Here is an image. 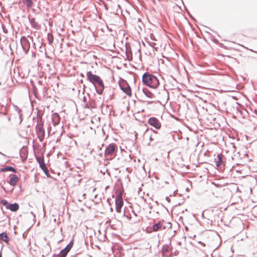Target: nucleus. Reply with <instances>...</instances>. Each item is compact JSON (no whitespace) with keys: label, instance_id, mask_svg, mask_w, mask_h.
<instances>
[{"label":"nucleus","instance_id":"nucleus-1","mask_svg":"<svg viewBox=\"0 0 257 257\" xmlns=\"http://www.w3.org/2000/svg\"><path fill=\"white\" fill-rule=\"evenodd\" d=\"M86 76L88 80L92 83L95 87L100 88V90H99V92L98 91V93L101 94L104 88V83L101 78L99 76L93 74L91 71L87 72Z\"/></svg>","mask_w":257,"mask_h":257},{"label":"nucleus","instance_id":"nucleus-2","mask_svg":"<svg viewBox=\"0 0 257 257\" xmlns=\"http://www.w3.org/2000/svg\"><path fill=\"white\" fill-rule=\"evenodd\" d=\"M144 84L152 88H157L159 85V82L156 77L148 73H145L142 78Z\"/></svg>","mask_w":257,"mask_h":257},{"label":"nucleus","instance_id":"nucleus-3","mask_svg":"<svg viewBox=\"0 0 257 257\" xmlns=\"http://www.w3.org/2000/svg\"><path fill=\"white\" fill-rule=\"evenodd\" d=\"M42 113H38L39 121L36 127V132L40 140L42 141L45 137V130L43 127V122L42 121Z\"/></svg>","mask_w":257,"mask_h":257},{"label":"nucleus","instance_id":"nucleus-4","mask_svg":"<svg viewBox=\"0 0 257 257\" xmlns=\"http://www.w3.org/2000/svg\"><path fill=\"white\" fill-rule=\"evenodd\" d=\"M116 152V146L114 144H109L106 148L104 156L109 159H112L115 156Z\"/></svg>","mask_w":257,"mask_h":257},{"label":"nucleus","instance_id":"nucleus-5","mask_svg":"<svg viewBox=\"0 0 257 257\" xmlns=\"http://www.w3.org/2000/svg\"><path fill=\"white\" fill-rule=\"evenodd\" d=\"M1 204L6 206V208L12 211H16L19 208V205L17 203L10 204L8 201L5 199L1 200L0 202Z\"/></svg>","mask_w":257,"mask_h":257},{"label":"nucleus","instance_id":"nucleus-6","mask_svg":"<svg viewBox=\"0 0 257 257\" xmlns=\"http://www.w3.org/2000/svg\"><path fill=\"white\" fill-rule=\"evenodd\" d=\"M119 86L121 89L128 96H132V91L130 86L125 80H121L119 82Z\"/></svg>","mask_w":257,"mask_h":257},{"label":"nucleus","instance_id":"nucleus-7","mask_svg":"<svg viewBox=\"0 0 257 257\" xmlns=\"http://www.w3.org/2000/svg\"><path fill=\"white\" fill-rule=\"evenodd\" d=\"M36 159L38 162L39 164L40 168L44 171L45 174L47 175V177H50V174L49 173V171L47 167L46 166V164L44 162V159L43 157H38L36 156Z\"/></svg>","mask_w":257,"mask_h":257},{"label":"nucleus","instance_id":"nucleus-8","mask_svg":"<svg viewBox=\"0 0 257 257\" xmlns=\"http://www.w3.org/2000/svg\"><path fill=\"white\" fill-rule=\"evenodd\" d=\"M116 211L118 213H120L121 209L123 205V200L121 194L117 195L115 197Z\"/></svg>","mask_w":257,"mask_h":257},{"label":"nucleus","instance_id":"nucleus-9","mask_svg":"<svg viewBox=\"0 0 257 257\" xmlns=\"http://www.w3.org/2000/svg\"><path fill=\"white\" fill-rule=\"evenodd\" d=\"M21 44L25 53H27L30 48V43L25 37H23L21 40Z\"/></svg>","mask_w":257,"mask_h":257},{"label":"nucleus","instance_id":"nucleus-10","mask_svg":"<svg viewBox=\"0 0 257 257\" xmlns=\"http://www.w3.org/2000/svg\"><path fill=\"white\" fill-rule=\"evenodd\" d=\"M148 122L149 124L153 126L157 129H160L161 127V124L158 119L155 117H151L149 119Z\"/></svg>","mask_w":257,"mask_h":257},{"label":"nucleus","instance_id":"nucleus-11","mask_svg":"<svg viewBox=\"0 0 257 257\" xmlns=\"http://www.w3.org/2000/svg\"><path fill=\"white\" fill-rule=\"evenodd\" d=\"M162 252L164 257H168L171 254V247L168 245H164L162 247Z\"/></svg>","mask_w":257,"mask_h":257},{"label":"nucleus","instance_id":"nucleus-12","mask_svg":"<svg viewBox=\"0 0 257 257\" xmlns=\"http://www.w3.org/2000/svg\"><path fill=\"white\" fill-rule=\"evenodd\" d=\"M164 221H160L158 223L154 224L152 226L153 231H157L161 230L162 228L165 229V227L163 226Z\"/></svg>","mask_w":257,"mask_h":257},{"label":"nucleus","instance_id":"nucleus-13","mask_svg":"<svg viewBox=\"0 0 257 257\" xmlns=\"http://www.w3.org/2000/svg\"><path fill=\"white\" fill-rule=\"evenodd\" d=\"M51 118L54 125H56L59 123L60 120V117L58 113H52Z\"/></svg>","mask_w":257,"mask_h":257},{"label":"nucleus","instance_id":"nucleus-14","mask_svg":"<svg viewBox=\"0 0 257 257\" xmlns=\"http://www.w3.org/2000/svg\"><path fill=\"white\" fill-rule=\"evenodd\" d=\"M10 177H11L9 181L10 184L12 186H15L19 180V178L18 176L14 174L10 175Z\"/></svg>","mask_w":257,"mask_h":257},{"label":"nucleus","instance_id":"nucleus-15","mask_svg":"<svg viewBox=\"0 0 257 257\" xmlns=\"http://www.w3.org/2000/svg\"><path fill=\"white\" fill-rule=\"evenodd\" d=\"M20 155L22 160H25L27 157V149L23 147L20 151Z\"/></svg>","mask_w":257,"mask_h":257},{"label":"nucleus","instance_id":"nucleus-16","mask_svg":"<svg viewBox=\"0 0 257 257\" xmlns=\"http://www.w3.org/2000/svg\"><path fill=\"white\" fill-rule=\"evenodd\" d=\"M0 240L8 243L9 241V237L6 233L2 232L0 233Z\"/></svg>","mask_w":257,"mask_h":257},{"label":"nucleus","instance_id":"nucleus-17","mask_svg":"<svg viewBox=\"0 0 257 257\" xmlns=\"http://www.w3.org/2000/svg\"><path fill=\"white\" fill-rule=\"evenodd\" d=\"M1 172L11 171V172L16 173L17 171L16 170V169L15 168H14L13 167L7 166V167H5L1 169Z\"/></svg>","mask_w":257,"mask_h":257},{"label":"nucleus","instance_id":"nucleus-18","mask_svg":"<svg viewBox=\"0 0 257 257\" xmlns=\"http://www.w3.org/2000/svg\"><path fill=\"white\" fill-rule=\"evenodd\" d=\"M143 91L147 97L149 98H153L154 97L153 93L150 91L148 89L144 88L143 89Z\"/></svg>","mask_w":257,"mask_h":257},{"label":"nucleus","instance_id":"nucleus-19","mask_svg":"<svg viewBox=\"0 0 257 257\" xmlns=\"http://www.w3.org/2000/svg\"><path fill=\"white\" fill-rule=\"evenodd\" d=\"M22 2L28 8H31L32 6V1L31 0H22Z\"/></svg>","mask_w":257,"mask_h":257},{"label":"nucleus","instance_id":"nucleus-20","mask_svg":"<svg viewBox=\"0 0 257 257\" xmlns=\"http://www.w3.org/2000/svg\"><path fill=\"white\" fill-rule=\"evenodd\" d=\"M48 40L50 44H52L53 41V36L52 34L49 33L47 36Z\"/></svg>","mask_w":257,"mask_h":257},{"label":"nucleus","instance_id":"nucleus-21","mask_svg":"<svg viewBox=\"0 0 257 257\" xmlns=\"http://www.w3.org/2000/svg\"><path fill=\"white\" fill-rule=\"evenodd\" d=\"M73 245V243L72 242H70L64 249L66 250V251L69 252L72 248Z\"/></svg>","mask_w":257,"mask_h":257},{"label":"nucleus","instance_id":"nucleus-22","mask_svg":"<svg viewBox=\"0 0 257 257\" xmlns=\"http://www.w3.org/2000/svg\"><path fill=\"white\" fill-rule=\"evenodd\" d=\"M68 252V251H66V250H65V249H63L60 252V257H66Z\"/></svg>","mask_w":257,"mask_h":257},{"label":"nucleus","instance_id":"nucleus-23","mask_svg":"<svg viewBox=\"0 0 257 257\" xmlns=\"http://www.w3.org/2000/svg\"><path fill=\"white\" fill-rule=\"evenodd\" d=\"M6 111V108L5 106L0 105V112H4Z\"/></svg>","mask_w":257,"mask_h":257},{"label":"nucleus","instance_id":"nucleus-24","mask_svg":"<svg viewBox=\"0 0 257 257\" xmlns=\"http://www.w3.org/2000/svg\"><path fill=\"white\" fill-rule=\"evenodd\" d=\"M217 159H218V164H217V166H219V163L220 162H221L222 161V159H221V157L220 155H217Z\"/></svg>","mask_w":257,"mask_h":257},{"label":"nucleus","instance_id":"nucleus-25","mask_svg":"<svg viewBox=\"0 0 257 257\" xmlns=\"http://www.w3.org/2000/svg\"><path fill=\"white\" fill-rule=\"evenodd\" d=\"M33 27H34V26H35V23L33 21ZM36 28L37 29H38L40 28V26H38V25H36Z\"/></svg>","mask_w":257,"mask_h":257},{"label":"nucleus","instance_id":"nucleus-26","mask_svg":"<svg viewBox=\"0 0 257 257\" xmlns=\"http://www.w3.org/2000/svg\"><path fill=\"white\" fill-rule=\"evenodd\" d=\"M19 117H20V122L22 121V113H19Z\"/></svg>","mask_w":257,"mask_h":257},{"label":"nucleus","instance_id":"nucleus-27","mask_svg":"<svg viewBox=\"0 0 257 257\" xmlns=\"http://www.w3.org/2000/svg\"><path fill=\"white\" fill-rule=\"evenodd\" d=\"M29 98H30V93L29 94ZM30 100L31 101V103L32 104V101H31V98H30Z\"/></svg>","mask_w":257,"mask_h":257},{"label":"nucleus","instance_id":"nucleus-28","mask_svg":"<svg viewBox=\"0 0 257 257\" xmlns=\"http://www.w3.org/2000/svg\"><path fill=\"white\" fill-rule=\"evenodd\" d=\"M0 257H2V253L1 251H0Z\"/></svg>","mask_w":257,"mask_h":257},{"label":"nucleus","instance_id":"nucleus-29","mask_svg":"<svg viewBox=\"0 0 257 257\" xmlns=\"http://www.w3.org/2000/svg\"><path fill=\"white\" fill-rule=\"evenodd\" d=\"M0 154L2 155H3V156H5V155H4V154H3L2 153H1V152H0Z\"/></svg>","mask_w":257,"mask_h":257},{"label":"nucleus","instance_id":"nucleus-30","mask_svg":"<svg viewBox=\"0 0 257 257\" xmlns=\"http://www.w3.org/2000/svg\"><path fill=\"white\" fill-rule=\"evenodd\" d=\"M29 19L30 21H31L30 17H29ZM30 22H31V23H32L31 21H30Z\"/></svg>","mask_w":257,"mask_h":257}]
</instances>
